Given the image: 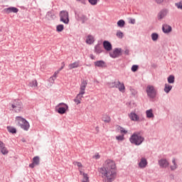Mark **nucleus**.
<instances>
[{
    "label": "nucleus",
    "instance_id": "obj_18",
    "mask_svg": "<svg viewBox=\"0 0 182 182\" xmlns=\"http://www.w3.org/2000/svg\"><path fill=\"white\" fill-rule=\"evenodd\" d=\"M4 11H6V14H11L12 12L14 14H18V11L19 10L16 7H10V8L5 9Z\"/></svg>",
    "mask_w": 182,
    "mask_h": 182
},
{
    "label": "nucleus",
    "instance_id": "obj_41",
    "mask_svg": "<svg viewBox=\"0 0 182 182\" xmlns=\"http://www.w3.org/2000/svg\"><path fill=\"white\" fill-rule=\"evenodd\" d=\"M175 6L178 9H181L182 10V1H179L178 3L175 4Z\"/></svg>",
    "mask_w": 182,
    "mask_h": 182
},
{
    "label": "nucleus",
    "instance_id": "obj_22",
    "mask_svg": "<svg viewBox=\"0 0 182 182\" xmlns=\"http://www.w3.org/2000/svg\"><path fill=\"white\" fill-rule=\"evenodd\" d=\"M162 30L164 33H170V32L171 31V26L167 24H164L162 27Z\"/></svg>",
    "mask_w": 182,
    "mask_h": 182
},
{
    "label": "nucleus",
    "instance_id": "obj_46",
    "mask_svg": "<svg viewBox=\"0 0 182 182\" xmlns=\"http://www.w3.org/2000/svg\"><path fill=\"white\" fill-rule=\"evenodd\" d=\"M32 83H33V87H38V81H36V80H33Z\"/></svg>",
    "mask_w": 182,
    "mask_h": 182
},
{
    "label": "nucleus",
    "instance_id": "obj_45",
    "mask_svg": "<svg viewBox=\"0 0 182 182\" xmlns=\"http://www.w3.org/2000/svg\"><path fill=\"white\" fill-rule=\"evenodd\" d=\"M92 159H95V160H99V159H100V155L97 153L93 156Z\"/></svg>",
    "mask_w": 182,
    "mask_h": 182
},
{
    "label": "nucleus",
    "instance_id": "obj_54",
    "mask_svg": "<svg viewBox=\"0 0 182 182\" xmlns=\"http://www.w3.org/2000/svg\"><path fill=\"white\" fill-rule=\"evenodd\" d=\"M92 59H93V57H91Z\"/></svg>",
    "mask_w": 182,
    "mask_h": 182
},
{
    "label": "nucleus",
    "instance_id": "obj_26",
    "mask_svg": "<svg viewBox=\"0 0 182 182\" xmlns=\"http://www.w3.org/2000/svg\"><path fill=\"white\" fill-rule=\"evenodd\" d=\"M139 166L141 168H144L147 166V160L146 159H141Z\"/></svg>",
    "mask_w": 182,
    "mask_h": 182
},
{
    "label": "nucleus",
    "instance_id": "obj_35",
    "mask_svg": "<svg viewBox=\"0 0 182 182\" xmlns=\"http://www.w3.org/2000/svg\"><path fill=\"white\" fill-rule=\"evenodd\" d=\"M125 22L124 20H119L117 21V26H119V28H123L124 26Z\"/></svg>",
    "mask_w": 182,
    "mask_h": 182
},
{
    "label": "nucleus",
    "instance_id": "obj_4",
    "mask_svg": "<svg viewBox=\"0 0 182 182\" xmlns=\"http://www.w3.org/2000/svg\"><path fill=\"white\" fill-rule=\"evenodd\" d=\"M16 122L23 130H26V132L29 130V127H31V125H29V122H28V121H26V119H25L24 118L21 117H16Z\"/></svg>",
    "mask_w": 182,
    "mask_h": 182
},
{
    "label": "nucleus",
    "instance_id": "obj_13",
    "mask_svg": "<svg viewBox=\"0 0 182 182\" xmlns=\"http://www.w3.org/2000/svg\"><path fill=\"white\" fill-rule=\"evenodd\" d=\"M167 14H168V11L167 9L161 10L158 14V19H163V18H166L167 16Z\"/></svg>",
    "mask_w": 182,
    "mask_h": 182
},
{
    "label": "nucleus",
    "instance_id": "obj_30",
    "mask_svg": "<svg viewBox=\"0 0 182 182\" xmlns=\"http://www.w3.org/2000/svg\"><path fill=\"white\" fill-rule=\"evenodd\" d=\"M151 36L152 41H154V42H156V41L159 39V34L156 33H153Z\"/></svg>",
    "mask_w": 182,
    "mask_h": 182
},
{
    "label": "nucleus",
    "instance_id": "obj_19",
    "mask_svg": "<svg viewBox=\"0 0 182 182\" xmlns=\"http://www.w3.org/2000/svg\"><path fill=\"white\" fill-rule=\"evenodd\" d=\"M129 117L132 120V122H139V115L134 112H131L129 114Z\"/></svg>",
    "mask_w": 182,
    "mask_h": 182
},
{
    "label": "nucleus",
    "instance_id": "obj_23",
    "mask_svg": "<svg viewBox=\"0 0 182 182\" xmlns=\"http://www.w3.org/2000/svg\"><path fill=\"white\" fill-rule=\"evenodd\" d=\"M95 65L97 68H105V67H106V63H105V61H103V60L96 61V62H95Z\"/></svg>",
    "mask_w": 182,
    "mask_h": 182
},
{
    "label": "nucleus",
    "instance_id": "obj_56",
    "mask_svg": "<svg viewBox=\"0 0 182 182\" xmlns=\"http://www.w3.org/2000/svg\"><path fill=\"white\" fill-rule=\"evenodd\" d=\"M92 59H93V57H91Z\"/></svg>",
    "mask_w": 182,
    "mask_h": 182
},
{
    "label": "nucleus",
    "instance_id": "obj_48",
    "mask_svg": "<svg viewBox=\"0 0 182 182\" xmlns=\"http://www.w3.org/2000/svg\"><path fill=\"white\" fill-rule=\"evenodd\" d=\"M129 23H132V25H134V23H136V19L130 18L129 19Z\"/></svg>",
    "mask_w": 182,
    "mask_h": 182
},
{
    "label": "nucleus",
    "instance_id": "obj_29",
    "mask_svg": "<svg viewBox=\"0 0 182 182\" xmlns=\"http://www.w3.org/2000/svg\"><path fill=\"white\" fill-rule=\"evenodd\" d=\"M172 88L173 87L171 85L166 84L164 87V92H166V93H168V92H170V90H171Z\"/></svg>",
    "mask_w": 182,
    "mask_h": 182
},
{
    "label": "nucleus",
    "instance_id": "obj_16",
    "mask_svg": "<svg viewBox=\"0 0 182 182\" xmlns=\"http://www.w3.org/2000/svg\"><path fill=\"white\" fill-rule=\"evenodd\" d=\"M46 19L48 21H53V19H55L56 15L52 11H48L46 16Z\"/></svg>",
    "mask_w": 182,
    "mask_h": 182
},
{
    "label": "nucleus",
    "instance_id": "obj_7",
    "mask_svg": "<svg viewBox=\"0 0 182 182\" xmlns=\"http://www.w3.org/2000/svg\"><path fill=\"white\" fill-rule=\"evenodd\" d=\"M146 91L147 93V96L150 97V99H154V97H156L157 95V91L153 85H148L146 87Z\"/></svg>",
    "mask_w": 182,
    "mask_h": 182
},
{
    "label": "nucleus",
    "instance_id": "obj_34",
    "mask_svg": "<svg viewBox=\"0 0 182 182\" xmlns=\"http://www.w3.org/2000/svg\"><path fill=\"white\" fill-rule=\"evenodd\" d=\"M95 50L96 53H102V48L99 45L95 46Z\"/></svg>",
    "mask_w": 182,
    "mask_h": 182
},
{
    "label": "nucleus",
    "instance_id": "obj_43",
    "mask_svg": "<svg viewBox=\"0 0 182 182\" xmlns=\"http://www.w3.org/2000/svg\"><path fill=\"white\" fill-rule=\"evenodd\" d=\"M138 69H139V65H132V72H137Z\"/></svg>",
    "mask_w": 182,
    "mask_h": 182
},
{
    "label": "nucleus",
    "instance_id": "obj_5",
    "mask_svg": "<svg viewBox=\"0 0 182 182\" xmlns=\"http://www.w3.org/2000/svg\"><path fill=\"white\" fill-rule=\"evenodd\" d=\"M10 105L11 106L12 110L16 112V113H19V112L23 109V105L19 100H14L11 102Z\"/></svg>",
    "mask_w": 182,
    "mask_h": 182
},
{
    "label": "nucleus",
    "instance_id": "obj_17",
    "mask_svg": "<svg viewBox=\"0 0 182 182\" xmlns=\"http://www.w3.org/2000/svg\"><path fill=\"white\" fill-rule=\"evenodd\" d=\"M159 164L160 167L163 168H166V167H168V161L166 159H161L159 161Z\"/></svg>",
    "mask_w": 182,
    "mask_h": 182
},
{
    "label": "nucleus",
    "instance_id": "obj_32",
    "mask_svg": "<svg viewBox=\"0 0 182 182\" xmlns=\"http://www.w3.org/2000/svg\"><path fill=\"white\" fill-rule=\"evenodd\" d=\"M33 164H35L36 166L39 165V156H35L33 159Z\"/></svg>",
    "mask_w": 182,
    "mask_h": 182
},
{
    "label": "nucleus",
    "instance_id": "obj_8",
    "mask_svg": "<svg viewBox=\"0 0 182 182\" xmlns=\"http://www.w3.org/2000/svg\"><path fill=\"white\" fill-rule=\"evenodd\" d=\"M57 107H58V113H59L60 114H65L68 109H69V106L63 102L58 104Z\"/></svg>",
    "mask_w": 182,
    "mask_h": 182
},
{
    "label": "nucleus",
    "instance_id": "obj_3",
    "mask_svg": "<svg viewBox=\"0 0 182 182\" xmlns=\"http://www.w3.org/2000/svg\"><path fill=\"white\" fill-rule=\"evenodd\" d=\"M129 141L135 146H140L144 141V137L139 132H134L129 138Z\"/></svg>",
    "mask_w": 182,
    "mask_h": 182
},
{
    "label": "nucleus",
    "instance_id": "obj_39",
    "mask_svg": "<svg viewBox=\"0 0 182 182\" xmlns=\"http://www.w3.org/2000/svg\"><path fill=\"white\" fill-rule=\"evenodd\" d=\"M172 163L173 166H171V170H176L177 168V164H176V159H173Z\"/></svg>",
    "mask_w": 182,
    "mask_h": 182
},
{
    "label": "nucleus",
    "instance_id": "obj_12",
    "mask_svg": "<svg viewBox=\"0 0 182 182\" xmlns=\"http://www.w3.org/2000/svg\"><path fill=\"white\" fill-rule=\"evenodd\" d=\"M117 89L119 90L122 93H124L126 92V87H124V83L120 82V81H117Z\"/></svg>",
    "mask_w": 182,
    "mask_h": 182
},
{
    "label": "nucleus",
    "instance_id": "obj_20",
    "mask_svg": "<svg viewBox=\"0 0 182 182\" xmlns=\"http://www.w3.org/2000/svg\"><path fill=\"white\" fill-rule=\"evenodd\" d=\"M85 42L87 43V45H92V43H95V37H93L92 35H88L86 38Z\"/></svg>",
    "mask_w": 182,
    "mask_h": 182
},
{
    "label": "nucleus",
    "instance_id": "obj_44",
    "mask_svg": "<svg viewBox=\"0 0 182 182\" xmlns=\"http://www.w3.org/2000/svg\"><path fill=\"white\" fill-rule=\"evenodd\" d=\"M116 139L117 140L122 141V140H124V136L123 135H120V136H116Z\"/></svg>",
    "mask_w": 182,
    "mask_h": 182
},
{
    "label": "nucleus",
    "instance_id": "obj_38",
    "mask_svg": "<svg viewBox=\"0 0 182 182\" xmlns=\"http://www.w3.org/2000/svg\"><path fill=\"white\" fill-rule=\"evenodd\" d=\"M7 129H8V132H9V133H16V129L12 127H8Z\"/></svg>",
    "mask_w": 182,
    "mask_h": 182
},
{
    "label": "nucleus",
    "instance_id": "obj_28",
    "mask_svg": "<svg viewBox=\"0 0 182 182\" xmlns=\"http://www.w3.org/2000/svg\"><path fill=\"white\" fill-rule=\"evenodd\" d=\"M65 29V26L63 24H59L56 26L57 32H62Z\"/></svg>",
    "mask_w": 182,
    "mask_h": 182
},
{
    "label": "nucleus",
    "instance_id": "obj_42",
    "mask_svg": "<svg viewBox=\"0 0 182 182\" xmlns=\"http://www.w3.org/2000/svg\"><path fill=\"white\" fill-rule=\"evenodd\" d=\"M98 1L99 0H88V2H90L91 5H97Z\"/></svg>",
    "mask_w": 182,
    "mask_h": 182
},
{
    "label": "nucleus",
    "instance_id": "obj_49",
    "mask_svg": "<svg viewBox=\"0 0 182 182\" xmlns=\"http://www.w3.org/2000/svg\"><path fill=\"white\" fill-rule=\"evenodd\" d=\"M155 2H156V4H163V2H164V0H155Z\"/></svg>",
    "mask_w": 182,
    "mask_h": 182
},
{
    "label": "nucleus",
    "instance_id": "obj_11",
    "mask_svg": "<svg viewBox=\"0 0 182 182\" xmlns=\"http://www.w3.org/2000/svg\"><path fill=\"white\" fill-rule=\"evenodd\" d=\"M75 18L77 21H81L82 23H85V22H86V21H87V16H86L85 14H80V13H79L78 14L76 15Z\"/></svg>",
    "mask_w": 182,
    "mask_h": 182
},
{
    "label": "nucleus",
    "instance_id": "obj_9",
    "mask_svg": "<svg viewBox=\"0 0 182 182\" xmlns=\"http://www.w3.org/2000/svg\"><path fill=\"white\" fill-rule=\"evenodd\" d=\"M122 55V48H115L112 52L109 53V56L113 58V59H116V58H119Z\"/></svg>",
    "mask_w": 182,
    "mask_h": 182
},
{
    "label": "nucleus",
    "instance_id": "obj_2",
    "mask_svg": "<svg viewBox=\"0 0 182 182\" xmlns=\"http://www.w3.org/2000/svg\"><path fill=\"white\" fill-rule=\"evenodd\" d=\"M86 87H87V80H82L80 85L79 93L76 95L75 98L74 99V102L75 103H76V105H80V103H82V100L84 97L83 95L86 93Z\"/></svg>",
    "mask_w": 182,
    "mask_h": 182
},
{
    "label": "nucleus",
    "instance_id": "obj_53",
    "mask_svg": "<svg viewBox=\"0 0 182 182\" xmlns=\"http://www.w3.org/2000/svg\"><path fill=\"white\" fill-rule=\"evenodd\" d=\"M77 1V2H80V1H82V0H76Z\"/></svg>",
    "mask_w": 182,
    "mask_h": 182
},
{
    "label": "nucleus",
    "instance_id": "obj_27",
    "mask_svg": "<svg viewBox=\"0 0 182 182\" xmlns=\"http://www.w3.org/2000/svg\"><path fill=\"white\" fill-rule=\"evenodd\" d=\"M74 166H77L78 167V170L80 171V174H82L83 171H82V168L83 167V165L80 162L75 161L73 162Z\"/></svg>",
    "mask_w": 182,
    "mask_h": 182
},
{
    "label": "nucleus",
    "instance_id": "obj_10",
    "mask_svg": "<svg viewBox=\"0 0 182 182\" xmlns=\"http://www.w3.org/2000/svg\"><path fill=\"white\" fill-rule=\"evenodd\" d=\"M9 153L8 148L5 146V144L0 141V154H3V156H6Z\"/></svg>",
    "mask_w": 182,
    "mask_h": 182
},
{
    "label": "nucleus",
    "instance_id": "obj_14",
    "mask_svg": "<svg viewBox=\"0 0 182 182\" xmlns=\"http://www.w3.org/2000/svg\"><path fill=\"white\" fill-rule=\"evenodd\" d=\"M103 47L105 49V50H107L108 52H110L112 50V43L107 41H105L103 42Z\"/></svg>",
    "mask_w": 182,
    "mask_h": 182
},
{
    "label": "nucleus",
    "instance_id": "obj_25",
    "mask_svg": "<svg viewBox=\"0 0 182 182\" xmlns=\"http://www.w3.org/2000/svg\"><path fill=\"white\" fill-rule=\"evenodd\" d=\"M102 122L104 123H110L112 122V118H110V116L107 114H104L102 118Z\"/></svg>",
    "mask_w": 182,
    "mask_h": 182
},
{
    "label": "nucleus",
    "instance_id": "obj_47",
    "mask_svg": "<svg viewBox=\"0 0 182 182\" xmlns=\"http://www.w3.org/2000/svg\"><path fill=\"white\" fill-rule=\"evenodd\" d=\"M119 130L122 133H124V134H127V131L126 129H124V128L123 127H119Z\"/></svg>",
    "mask_w": 182,
    "mask_h": 182
},
{
    "label": "nucleus",
    "instance_id": "obj_21",
    "mask_svg": "<svg viewBox=\"0 0 182 182\" xmlns=\"http://www.w3.org/2000/svg\"><path fill=\"white\" fill-rule=\"evenodd\" d=\"M80 176H82L81 182H90V179H89V175H87V173L81 172Z\"/></svg>",
    "mask_w": 182,
    "mask_h": 182
},
{
    "label": "nucleus",
    "instance_id": "obj_15",
    "mask_svg": "<svg viewBox=\"0 0 182 182\" xmlns=\"http://www.w3.org/2000/svg\"><path fill=\"white\" fill-rule=\"evenodd\" d=\"M79 66H80V63L79 61H75L68 65V69L72 70V69H76L79 68Z\"/></svg>",
    "mask_w": 182,
    "mask_h": 182
},
{
    "label": "nucleus",
    "instance_id": "obj_40",
    "mask_svg": "<svg viewBox=\"0 0 182 182\" xmlns=\"http://www.w3.org/2000/svg\"><path fill=\"white\" fill-rule=\"evenodd\" d=\"M168 83H174V76L173 75H170L168 77Z\"/></svg>",
    "mask_w": 182,
    "mask_h": 182
},
{
    "label": "nucleus",
    "instance_id": "obj_33",
    "mask_svg": "<svg viewBox=\"0 0 182 182\" xmlns=\"http://www.w3.org/2000/svg\"><path fill=\"white\" fill-rule=\"evenodd\" d=\"M117 37L119 38V39H122V38L124 36V34L123 33V32L118 31H117Z\"/></svg>",
    "mask_w": 182,
    "mask_h": 182
},
{
    "label": "nucleus",
    "instance_id": "obj_50",
    "mask_svg": "<svg viewBox=\"0 0 182 182\" xmlns=\"http://www.w3.org/2000/svg\"><path fill=\"white\" fill-rule=\"evenodd\" d=\"M63 68H65V62L62 63V66L58 70L60 72V70H62V69H63Z\"/></svg>",
    "mask_w": 182,
    "mask_h": 182
},
{
    "label": "nucleus",
    "instance_id": "obj_24",
    "mask_svg": "<svg viewBox=\"0 0 182 182\" xmlns=\"http://www.w3.org/2000/svg\"><path fill=\"white\" fill-rule=\"evenodd\" d=\"M147 119H154V114H153V109H148L146 111Z\"/></svg>",
    "mask_w": 182,
    "mask_h": 182
},
{
    "label": "nucleus",
    "instance_id": "obj_6",
    "mask_svg": "<svg viewBox=\"0 0 182 182\" xmlns=\"http://www.w3.org/2000/svg\"><path fill=\"white\" fill-rule=\"evenodd\" d=\"M59 16L60 22L65 23V25L69 23V12L67 11H60Z\"/></svg>",
    "mask_w": 182,
    "mask_h": 182
},
{
    "label": "nucleus",
    "instance_id": "obj_31",
    "mask_svg": "<svg viewBox=\"0 0 182 182\" xmlns=\"http://www.w3.org/2000/svg\"><path fill=\"white\" fill-rule=\"evenodd\" d=\"M59 72H60L59 70L55 71L52 77H50V79H52L53 82H55V79L58 77V75H59Z\"/></svg>",
    "mask_w": 182,
    "mask_h": 182
},
{
    "label": "nucleus",
    "instance_id": "obj_36",
    "mask_svg": "<svg viewBox=\"0 0 182 182\" xmlns=\"http://www.w3.org/2000/svg\"><path fill=\"white\" fill-rule=\"evenodd\" d=\"M129 90L132 96H136L137 95V90H136L134 88L130 87Z\"/></svg>",
    "mask_w": 182,
    "mask_h": 182
},
{
    "label": "nucleus",
    "instance_id": "obj_1",
    "mask_svg": "<svg viewBox=\"0 0 182 182\" xmlns=\"http://www.w3.org/2000/svg\"><path fill=\"white\" fill-rule=\"evenodd\" d=\"M103 182H112L117 177L116 163L112 159H107L100 170Z\"/></svg>",
    "mask_w": 182,
    "mask_h": 182
},
{
    "label": "nucleus",
    "instance_id": "obj_51",
    "mask_svg": "<svg viewBox=\"0 0 182 182\" xmlns=\"http://www.w3.org/2000/svg\"><path fill=\"white\" fill-rule=\"evenodd\" d=\"M35 166H36L35 164H33V162L32 164H31L29 165V167H31V168H33V167H35Z\"/></svg>",
    "mask_w": 182,
    "mask_h": 182
},
{
    "label": "nucleus",
    "instance_id": "obj_57",
    "mask_svg": "<svg viewBox=\"0 0 182 182\" xmlns=\"http://www.w3.org/2000/svg\"><path fill=\"white\" fill-rule=\"evenodd\" d=\"M3 1H6V0H3Z\"/></svg>",
    "mask_w": 182,
    "mask_h": 182
},
{
    "label": "nucleus",
    "instance_id": "obj_55",
    "mask_svg": "<svg viewBox=\"0 0 182 182\" xmlns=\"http://www.w3.org/2000/svg\"><path fill=\"white\" fill-rule=\"evenodd\" d=\"M92 59H93V57H91Z\"/></svg>",
    "mask_w": 182,
    "mask_h": 182
},
{
    "label": "nucleus",
    "instance_id": "obj_52",
    "mask_svg": "<svg viewBox=\"0 0 182 182\" xmlns=\"http://www.w3.org/2000/svg\"><path fill=\"white\" fill-rule=\"evenodd\" d=\"M129 52L130 51L128 49H127V50H125L124 53H125V55H129Z\"/></svg>",
    "mask_w": 182,
    "mask_h": 182
},
{
    "label": "nucleus",
    "instance_id": "obj_37",
    "mask_svg": "<svg viewBox=\"0 0 182 182\" xmlns=\"http://www.w3.org/2000/svg\"><path fill=\"white\" fill-rule=\"evenodd\" d=\"M117 81L109 82L108 86L109 87H117Z\"/></svg>",
    "mask_w": 182,
    "mask_h": 182
}]
</instances>
